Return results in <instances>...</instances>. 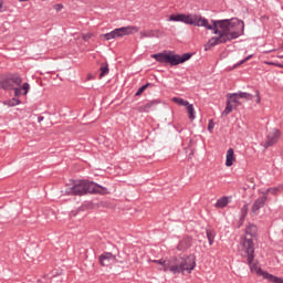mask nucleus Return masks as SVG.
Segmentation results:
<instances>
[{
    "label": "nucleus",
    "instance_id": "obj_12",
    "mask_svg": "<svg viewBox=\"0 0 283 283\" xmlns=\"http://www.w3.org/2000/svg\"><path fill=\"white\" fill-rule=\"evenodd\" d=\"M14 96L19 97L23 94V96H28V92H30V84L29 83H24L21 87H14Z\"/></svg>",
    "mask_w": 283,
    "mask_h": 283
},
{
    "label": "nucleus",
    "instance_id": "obj_25",
    "mask_svg": "<svg viewBox=\"0 0 283 283\" xmlns=\"http://www.w3.org/2000/svg\"><path fill=\"white\" fill-rule=\"evenodd\" d=\"M239 98H244L245 101H251L253 98V95L249 93H237Z\"/></svg>",
    "mask_w": 283,
    "mask_h": 283
},
{
    "label": "nucleus",
    "instance_id": "obj_6",
    "mask_svg": "<svg viewBox=\"0 0 283 283\" xmlns=\"http://www.w3.org/2000/svg\"><path fill=\"white\" fill-rule=\"evenodd\" d=\"M140 29L138 27H122L115 29L108 33L99 35L101 39L105 41H112V39H123V36H129L132 34H136Z\"/></svg>",
    "mask_w": 283,
    "mask_h": 283
},
{
    "label": "nucleus",
    "instance_id": "obj_26",
    "mask_svg": "<svg viewBox=\"0 0 283 283\" xmlns=\"http://www.w3.org/2000/svg\"><path fill=\"white\" fill-rule=\"evenodd\" d=\"M149 87V83L145 84L144 86L139 87L138 91L136 92L135 96H140L145 90Z\"/></svg>",
    "mask_w": 283,
    "mask_h": 283
},
{
    "label": "nucleus",
    "instance_id": "obj_13",
    "mask_svg": "<svg viewBox=\"0 0 283 283\" xmlns=\"http://www.w3.org/2000/svg\"><path fill=\"white\" fill-rule=\"evenodd\" d=\"M158 103H159L158 99L148 102L146 105L139 106L138 112H140V113L149 112L153 107H156V105H158Z\"/></svg>",
    "mask_w": 283,
    "mask_h": 283
},
{
    "label": "nucleus",
    "instance_id": "obj_29",
    "mask_svg": "<svg viewBox=\"0 0 283 283\" xmlns=\"http://www.w3.org/2000/svg\"><path fill=\"white\" fill-rule=\"evenodd\" d=\"M253 59V55L247 56L244 60H242L238 65H242L243 63H247V61H251Z\"/></svg>",
    "mask_w": 283,
    "mask_h": 283
},
{
    "label": "nucleus",
    "instance_id": "obj_3",
    "mask_svg": "<svg viewBox=\"0 0 283 283\" xmlns=\"http://www.w3.org/2000/svg\"><path fill=\"white\" fill-rule=\"evenodd\" d=\"M154 264H159V271L165 273L170 272L174 275L178 273L190 274L196 269V255L190 254L187 256H175L170 260H153Z\"/></svg>",
    "mask_w": 283,
    "mask_h": 283
},
{
    "label": "nucleus",
    "instance_id": "obj_5",
    "mask_svg": "<svg viewBox=\"0 0 283 283\" xmlns=\"http://www.w3.org/2000/svg\"><path fill=\"white\" fill-rule=\"evenodd\" d=\"M151 59H156L158 63H169L170 65H180V63H186L191 59V53H185L184 55H178L171 52H163L153 54Z\"/></svg>",
    "mask_w": 283,
    "mask_h": 283
},
{
    "label": "nucleus",
    "instance_id": "obj_31",
    "mask_svg": "<svg viewBox=\"0 0 283 283\" xmlns=\"http://www.w3.org/2000/svg\"><path fill=\"white\" fill-rule=\"evenodd\" d=\"M261 98H260V92L256 91V103H260Z\"/></svg>",
    "mask_w": 283,
    "mask_h": 283
},
{
    "label": "nucleus",
    "instance_id": "obj_4",
    "mask_svg": "<svg viewBox=\"0 0 283 283\" xmlns=\"http://www.w3.org/2000/svg\"><path fill=\"white\" fill-rule=\"evenodd\" d=\"M69 196H84V193H107V189L94 182L77 180L66 189Z\"/></svg>",
    "mask_w": 283,
    "mask_h": 283
},
{
    "label": "nucleus",
    "instance_id": "obj_30",
    "mask_svg": "<svg viewBox=\"0 0 283 283\" xmlns=\"http://www.w3.org/2000/svg\"><path fill=\"white\" fill-rule=\"evenodd\" d=\"M55 10H56L57 12H60V10H63V6H62V4H56V6H55Z\"/></svg>",
    "mask_w": 283,
    "mask_h": 283
},
{
    "label": "nucleus",
    "instance_id": "obj_10",
    "mask_svg": "<svg viewBox=\"0 0 283 283\" xmlns=\"http://www.w3.org/2000/svg\"><path fill=\"white\" fill-rule=\"evenodd\" d=\"M98 260L101 266H109L111 262H116V255L112 254V252H104Z\"/></svg>",
    "mask_w": 283,
    "mask_h": 283
},
{
    "label": "nucleus",
    "instance_id": "obj_34",
    "mask_svg": "<svg viewBox=\"0 0 283 283\" xmlns=\"http://www.w3.org/2000/svg\"><path fill=\"white\" fill-rule=\"evenodd\" d=\"M266 63V65H275V63H273V62H265Z\"/></svg>",
    "mask_w": 283,
    "mask_h": 283
},
{
    "label": "nucleus",
    "instance_id": "obj_15",
    "mask_svg": "<svg viewBox=\"0 0 283 283\" xmlns=\"http://www.w3.org/2000/svg\"><path fill=\"white\" fill-rule=\"evenodd\" d=\"M186 109H187L188 118H190V120H196V108L193 107V104H190L188 102V105H186Z\"/></svg>",
    "mask_w": 283,
    "mask_h": 283
},
{
    "label": "nucleus",
    "instance_id": "obj_20",
    "mask_svg": "<svg viewBox=\"0 0 283 283\" xmlns=\"http://www.w3.org/2000/svg\"><path fill=\"white\" fill-rule=\"evenodd\" d=\"M172 103H176L177 105H181L182 107H187V105H189L188 101H185L180 97H172Z\"/></svg>",
    "mask_w": 283,
    "mask_h": 283
},
{
    "label": "nucleus",
    "instance_id": "obj_35",
    "mask_svg": "<svg viewBox=\"0 0 283 283\" xmlns=\"http://www.w3.org/2000/svg\"><path fill=\"white\" fill-rule=\"evenodd\" d=\"M41 120H43V117H39V123H41Z\"/></svg>",
    "mask_w": 283,
    "mask_h": 283
},
{
    "label": "nucleus",
    "instance_id": "obj_8",
    "mask_svg": "<svg viewBox=\"0 0 283 283\" xmlns=\"http://www.w3.org/2000/svg\"><path fill=\"white\" fill-rule=\"evenodd\" d=\"M281 136H282V132H280V129L272 128L271 132L268 134L266 140L264 143L265 149H269V147H273V145H276Z\"/></svg>",
    "mask_w": 283,
    "mask_h": 283
},
{
    "label": "nucleus",
    "instance_id": "obj_36",
    "mask_svg": "<svg viewBox=\"0 0 283 283\" xmlns=\"http://www.w3.org/2000/svg\"><path fill=\"white\" fill-rule=\"evenodd\" d=\"M277 57H279V59H283V55H279Z\"/></svg>",
    "mask_w": 283,
    "mask_h": 283
},
{
    "label": "nucleus",
    "instance_id": "obj_14",
    "mask_svg": "<svg viewBox=\"0 0 283 283\" xmlns=\"http://www.w3.org/2000/svg\"><path fill=\"white\" fill-rule=\"evenodd\" d=\"M228 102H230L232 105H237V107L239 105H242V103H240V97H238V93H229L227 95Z\"/></svg>",
    "mask_w": 283,
    "mask_h": 283
},
{
    "label": "nucleus",
    "instance_id": "obj_1",
    "mask_svg": "<svg viewBox=\"0 0 283 283\" xmlns=\"http://www.w3.org/2000/svg\"><path fill=\"white\" fill-rule=\"evenodd\" d=\"M168 21L185 23L186 25H195L197 28H205L206 30H213L217 36H212L205 45V51L209 52L210 49L220 45V43H229L234 39H240L244 34V22L238 18L212 20L210 24L207 18L191 13V14H171Z\"/></svg>",
    "mask_w": 283,
    "mask_h": 283
},
{
    "label": "nucleus",
    "instance_id": "obj_23",
    "mask_svg": "<svg viewBox=\"0 0 283 283\" xmlns=\"http://www.w3.org/2000/svg\"><path fill=\"white\" fill-rule=\"evenodd\" d=\"M139 34L140 39H150L154 36V31H142Z\"/></svg>",
    "mask_w": 283,
    "mask_h": 283
},
{
    "label": "nucleus",
    "instance_id": "obj_33",
    "mask_svg": "<svg viewBox=\"0 0 283 283\" xmlns=\"http://www.w3.org/2000/svg\"><path fill=\"white\" fill-rule=\"evenodd\" d=\"M3 10V1L0 0V12Z\"/></svg>",
    "mask_w": 283,
    "mask_h": 283
},
{
    "label": "nucleus",
    "instance_id": "obj_28",
    "mask_svg": "<svg viewBox=\"0 0 283 283\" xmlns=\"http://www.w3.org/2000/svg\"><path fill=\"white\" fill-rule=\"evenodd\" d=\"M92 36H93L92 33H84V34L82 35V39H83V41H90V39H92Z\"/></svg>",
    "mask_w": 283,
    "mask_h": 283
},
{
    "label": "nucleus",
    "instance_id": "obj_24",
    "mask_svg": "<svg viewBox=\"0 0 283 283\" xmlns=\"http://www.w3.org/2000/svg\"><path fill=\"white\" fill-rule=\"evenodd\" d=\"M207 238H208V241H209V245L211 247V244H213V240L216 238V235L213 234V232H211V230H207Z\"/></svg>",
    "mask_w": 283,
    "mask_h": 283
},
{
    "label": "nucleus",
    "instance_id": "obj_18",
    "mask_svg": "<svg viewBox=\"0 0 283 283\" xmlns=\"http://www.w3.org/2000/svg\"><path fill=\"white\" fill-rule=\"evenodd\" d=\"M280 191V187L269 188L266 190H260L259 193H265V196L269 198V193H272V196H276Z\"/></svg>",
    "mask_w": 283,
    "mask_h": 283
},
{
    "label": "nucleus",
    "instance_id": "obj_11",
    "mask_svg": "<svg viewBox=\"0 0 283 283\" xmlns=\"http://www.w3.org/2000/svg\"><path fill=\"white\" fill-rule=\"evenodd\" d=\"M233 163H235V151L229 148L226 155V167H233Z\"/></svg>",
    "mask_w": 283,
    "mask_h": 283
},
{
    "label": "nucleus",
    "instance_id": "obj_22",
    "mask_svg": "<svg viewBox=\"0 0 283 283\" xmlns=\"http://www.w3.org/2000/svg\"><path fill=\"white\" fill-rule=\"evenodd\" d=\"M247 213H249V205H244L241 208V222H244V218H247Z\"/></svg>",
    "mask_w": 283,
    "mask_h": 283
},
{
    "label": "nucleus",
    "instance_id": "obj_21",
    "mask_svg": "<svg viewBox=\"0 0 283 283\" xmlns=\"http://www.w3.org/2000/svg\"><path fill=\"white\" fill-rule=\"evenodd\" d=\"M99 70H101L99 78H103V76H107V74H109V66H107V64H102Z\"/></svg>",
    "mask_w": 283,
    "mask_h": 283
},
{
    "label": "nucleus",
    "instance_id": "obj_9",
    "mask_svg": "<svg viewBox=\"0 0 283 283\" xmlns=\"http://www.w3.org/2000/svg\"><path fill=\"white\" fill-rule=\"evenodd\" d=\"M260 195L261 196L256 200H254L252 208H251V211L254 216H258V213L262 209V207H264V205H266V200H269L266 197V192L260 193Z\"/></svg>",
    "mask_w": 283,
    "mask_h": 283
},
{
    "label": "nucleus",
    "instance_id": "obj_32",
    "mask_svg": "<svg viewBox=\"0 0 283 283\" xmlns=\"http://www.w3.org/2000/svg\"><path fill=\"white\" fill-rule=\"evenodd\" d=\"M92 78H94V75L87 74V81H92Z\"/></svg>",
    "mask_w": 283,
    "mask_h": 283
},
{
    "label": "nucleus",
    "instance_id": "obj_17",
    "mask_svg": "<svg viewBox=\"0 0 283 283\" xmlns=\"http://www.w3.org/2000/svg\"><path fill=\"white\" fill-rule=\"evenodd\" d=\"M238 105H234L232 103L229 102V99H227V105L224 111L222 112V116H229V114H231V112H233V109H237Z\"/></svg>",
    "mask_w": 283,
    "mask_h": 283
},
{
    "label": "nucleus",
    "instance_id": "obj_2",
    "mask_svg": "<svg viewBox=\"0 0 283 283\" xmlns=\"http://www.w3.org/2000/svg\"><path fill=\"white\" fill-rule=\"evenodd\" d=\"M258 235V227L253 223H249L245 228V234L241 238V247L243 253L248 258V264L250 266L251 273H255L259 277L268 280L271 283H283L282 277H277L260 268L258 263L253 262L255 259V238Z\"/></svg>",
    "mask_w": 283,
    "mask_h": 283
},
{
    "label": "nucleus",
    "instance_id": "obj_19",
    "mask_svg": "<svg viewBox=\"0 0 283 283\" xmlns=\"http://www.w3.org/2000/svg\"><path fill=\"white\" fill-rule=\"evenodd\" d=\"M4 105H8V107H17V105H21V99L13 97L11 99L6 101Z\"/></svg>",
    "mask_w": 283,
    "mask_h": 283
},
{
    "label": "nucleus",
    "instance_id": "obj_16",
    "mask_svg": "<svg viewBox=\"0 0 283 283\" xmlns=\"http://www.w3.org/2000/svg\"><path fill=\"white\" fill-rule=\"evenodd\" d=\"M229 205V197H221L220 199L217 200L214 207L216 209H224Z\"/></svg>",
    "mask_w": 283,
    "mask_h": 283
},
{
    "label": "nucleus",
    "instance_id": "obj_27",
    "mask_svg": "<svg viewBox=\"0 0 283 283\" xmlns=\"http://www.w3.org/2000/svg\"><path fill=\"white\" fill-rule=\"evenodd\" d=\"M213 127H216V123H213V119H210L208 124V130L210 134L213 132Z\"/></svg>",
    "mask_w": 283,
    "mask_h": 283
},
{
    "label": "nucleus",
    "instance_id": "obj_7",
    "mask_svg": "<svg viewBox=\"0 0 283 283\" xmlns=\"http://www.w3.org/2000/svg\"><path fill=\"white\" fill-rule=\"evenodd\" d=\"M23 83L21 76L12 75L10 77H6L4 80L0 81V88L1 90H14V87H19Z\"/></svg>",
    "mask_w": 283,
    "mask_h": 283
}]
</instances>
